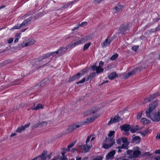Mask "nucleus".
Masks as SVG:
<instances>
[{"label": "nucleus", "instance_id": "f257e3e1", "mask_svg": "<svg viewBox=\"0 0 160 160\" xmlns=\"http://www.w3.org/2000/svg\"><path fill=\"white\" fill-rule=\"evenodd\" d=\"M158 100L156 99L149 106L148 109L146 110V115L152 121L155 122H158L160 120V112L158 111L157 113H155L153 115H151V113L153 110L157 107L158 102Z\"/></svg>", "mask_w": 160, "mask_h": 160}, {"label": "nucleus", "instance_id": "f03ea898", "mask_svg": "<svg viewBox=\"0 0 160 160\" xmlns=\"http://www.w3.org/2000/svg\"><path fill=\"white\" fill-rule=\"evenodd\" d=\"M97 118V117L94 116L93 117L90 118H88L85 121L81 122L79 125L74 124L71 125L68 128V131L69 132H71L76 128H79L82 126L88 124L93 122Z\"/></svg>", "mask_w": 160, "mask_h": 160}, {"label": "nucleus", "instance_id": "7ed1b4c3", "mask_svg": "<svg viewBox=\"0 0 160 160\" xmlns=\"http://www.w3.org/2000/svg\"><path fill=\"white\" fill-rule=\"evenodd\" d=\"M115 132L114 131H111L108 134V138H106L102 143V148L108 149L111 147L115 143L114 140L112 137L114 134Z\"/></svg>", "mask_w": 160, "mask_h": 160}, {"label": "nucleus", "instance_id": "20e7f679", "mask_svg": "<svg viewBox=\"0 0 160 160\" xmlns=\"http://www.w3.org/2000/svg\"><path fill=\"white\" fill-rule=\"evenodd\" d=\"M51 55H52L50 52L48 53L43 54L41 58L37 59L36 60V64L38 66L37 67L38 69L45 66L49 62L50 60H48V58Z\"/></svg>", "mask_w": 160, "mask_h": 160}, {"label": "nucleus", "instance_id": "39448f33", "mask_svg": "<svg viewBox=\"0 0 160 160\" xmlns=\"http://www.w3.org/2000/svg\"><path fill=\"white\" fill-rule=\"evenodd\" d=\"M90 38L88 37H85L83 38L79 37L77 40L75 41V42L68 45L70 48H73L77 46L82 44L88 41L89 40Z\"/></svg>", "mask_w": 160, "mask_h": 160}, {"label": "nucleus", "instance_id": "423d86ee", "mask_svg": "<svg viewBox=\"0 0 160 160\" xmlns=\"http://www.w3.org/2000/svg\"><path fill=\"white\" fill-rule=\"evenodd\" d=\"M91 137V135H89L88 137L86 140V144H82L78 146L79 149L83 150V152L85 153L88 152L89 151L90 146L87 144L89 142Z\"/></svg>", "mask_w": 160, "mask_h": 160}, {"label": "nucleus", "instance_id": "0eeeda50", "mask_svg": "<svg viewBox=\"0 0 160 160\" xmlns=\"http://www.w3.org/2000/svg\"><path fill=\"white\" fill-rule=\"evenodd\" d=\"M68 45L66 48L60 47L57 51L55 52H51L52 55L55 56V54H58L59 56H61L63 54L67 49L70 48Z\"/></svg>", "mask_w": 160, "mask_h": 160}, {"label": "nucleus", "instance_id": "6e6552de", "mask_svg": "<svg viewBox=\"0 0 160 160\" xmlns=\"http://www.w3.org/2000/svg\"><path fill=\"white\" fill-rule=\"evenodd\" d=\"M31 20V18H27L22 24H18L13 27L12 29H20L24 28L30 22Z\"/></svg>", "mask_w": 160, "mask_h": 160}, {"label": "nucleus", "instance_id": "1a4fd4ad", "mask_svg": "<svg viewBox=\"0 0 160 160\" xmlns=\"http://www.w3.org/2000/svg\"><path fill=\"white\" fill-rule=\"evenodd\" d=\"M36 42V41L32 38L26 39L22 43V47L23 48L32 45L34 44Z\"/></svg>", "mask_w": 160, "mask_h": 160}, {"label": "nucleus", "instance_id": "9d476101", "mask_svg": "<svg viewBox=\"0 0 160 160\" xmlns=\"http://www.w3.org/2000/svg\"><path fill=\"white\" fill-rule=\"evenodd\" d=\"M112 38L109 37L108 38L103 42L102 43L101 45L102 47L104 48L109 46L111 43L112 42Z\"/></svg>", "mask_w": 160, "mask_h": 160}, {"label": "nucleus", "instance_id": "9b49d317", "mask_svg": "<svg viewBox=\"0 0 160 160\" xmlns=\"http://www.w3.org/2000/svg\"><path fill=\"white\" fill-rule=\"evenodd\" d=\"M131 26H132V24L130 23H124L120 27V30L129 29Z\"/></svg>", "mask_w": 160, "mask_h": 160}, {"label": "nucleus", "instance_id": "f8f14e48", "mask_svg": "<svg viewBox=\"0 0 160 160\" xmlns=\"http://www.w3.org/2000/svg\"><path fill=\"white\" fill-rule=\"evenodd\" d=\"M140 69L139 68H136L132 70L130 72H128L127 74H126L125 76V78H128L131 76H132L136 73V72L138 70H140Z\"/></svg>", "mask_w": 160, "mask_h": 160}, {"label": "nucleus", "instance_id": "ddd939ff", "mask_svg": "<svg viewBox=\"0 0 160 160\" xmlns=\"http://www.w3.org/2000/svg\"><path fill=\"white\" fill-rule=\"evenodd\" d=\"M140 69L139 68H136L132 70L130 72H128L127 74H126L125 76V78H128L131 76H132L136 73V72L138 70H140Z\"/></svg>", "mask_w": 160, "mask_h": 160}, {"label": "nucleus", "instance_id": "4468645a", "mask_svg": "<svg viewBox=\"0 0 160 160\" xmlns=\"http://www.w3.org/2000/svg\"><path fill=\"white\" fill-rule=\"evenodd\" d=\"M30 123H28L25 124L24 126H21L18 127L16 130V132H17L21 133L22 131H23L27 128L30 125Z\"/></svg>", "mask_w": 160, "mask_h": 160}, {"label": "nucleus", "instance_id": "2eb2a0df", "mask_svg": "<svg viewBox=\"0 0 160 160\" xmlns=\"http://www.w3.org/2000/svg\"><path fill=\"white\" fill-rule=\"evenodd\" d=\"M120 120V118L118 115L115 116L113 118H111L110 121L108 123V125H110L112 123H114L118 122Z\"/></svg>", "mask_w": 160, "mask_h": 160}, {"label": "nucleus", "instance_id": "dca6fc26", "mask_svg": "<svg viewBox=\"0 0 160 160\" xmlns=\"http://www.w3.org/2000/svg\"><path fill=\"white\" fill-rule=\"evenodd\" d=\"M47 124V122L43 121L42 122H39L37 123L36 124L33 126V127L34 128H36L38 127L41 128L46 126Z\"/></svg>", "mask_w": 160, "mask_h": 160}, {"label": "nucleus", "instance_id": "f3484780", "mask_svg": "<svg viewBox=\"0 0 160 160\" xmlns=\"http://www.w3.org/2000/svg\"><path fill=\"white\" fill-rule=\"evenodd\" d=\"M141 154V152L139 151L136 150L134 151H133L132 155H131L129 156L130 157H132V158L135 159V158H138Z\"/></svg>", "mask_w": 160, "mask_h": 160}, {"label": "nucleus", "instance_id": "a211bd4d", "mask_svg": "<svg viewBox=\"0 0 160 160\" xmlns=\"http://www.w3.org/2000/svg\"><path fill=\"white\" fill-rule=\"evenodd\" d=\"M116 150H112L106 155V157L107 159L112 158L116 153Z\"/></svg>", "mask_w": 160, "mask_h": 160}, {"label": "nucleus", "instance_id": "6ab92c4d", "mask_svg": "<svg viewBox=\"0 0 160 160\" xmlns=\"http://www.w3.org/2000/svg\"><path fill=\"white\" fill-rule=\"evenodd\" d=\"M123 8V6L118 5L115 6L113 9V11L115 13H117L121 11Z\"/></svg>", "mask_w": 160, "mask_h": 160}, {"label": "nucleus", "instance_id": "aec40b11", "mask_svg": "<svg viewBox=\"0 0 160 160\" xmlns=\"http://www.w3.org/2000/svg\"><path fill=\"white\" fill-rule=\"evenodd\" d=\"M98 111V108L97 107H94L91 110L87 111L86 113L87 115H89L92 114H94Z\"/></svg>", "mask_w": 160, "mask_h": 160}, {"label": "nucleus", "instance_id": "412c9836", "mask_svg": "<svg viewBox=\"0 0 160 160\" xmlns=\"http://www.w3.org/2000/svg\"><path fill=\"white\" fill-rule=\"evenodd\" d=\"M80 77V73H78L77 74L73 75L69 78V82H72L76 79L79 78Z\"/></svg>", "mask_w": 160, "mask_h": 160}, {"label": "nucleus", "instance_id": "4be33fe9", "mask_svg": "<svg viewBox=\"0 0 160 160\" xmlns=\"http://www.w3.org/2000/svg\"><path fill=\"white\" fill-rule=\"evenodd\" d=\"M130 127L129 125L125 124L122 126L121 128V130H123L125 132H127L130 130Z\"/></svg>", "mask_w": 160, "mask_h": 160}, {"label": "nucleus", "instance_id": "5701e85b", "mask_svg": "<svg viewBox=\"0 0 160 160\" xmlns=\"http://www.w3.org/2000/svg\"><path fill=\"white\" fill-rule=\"evenodd\" d=\"M47 153V152L46 151H44L42 152L40 155H39L42 160H46L47 159V157L46 156Z\"/></svg>", "mask_w": 160, "mask_h": 160}, {"label": "nucleus", "instance_id": "b1692460", "mask_svg": "<svg viewBox=\"0 0 160 160\" xmlns=\"http://www.w3.org/2000/svg\"><path fill=\"white\" fill-rule=\"evenodd\" d=\"M118 76V75L116 72H113L108 75V78L109 79L113 80Z\"/></svg>", "mask_w": 160, "mask_h": 160}, {"label": "nucleus", "instance_id": "393cba45", "mask_svg": "<svg viewBox=\"0 0 160 160\" xmlns=\"http://www.w3.org/2000/svg\"><path fill=\"white\" fill-rule=\"evenodd\" d=\"M87 24V22H82L81 24H79L77 26L74 28L73 30H77L79 29V28L80 27H83L86 26Z\"/></svg>", "mask_w": 160, "mask_h": 160}, {"label": "nucleus", "instance_id": "a878e982", "mask_svg": "<svg viewBox=\"0 0 160 160\" xmlns=\"http://www.w3.org/2000/svg\"><path fill=\"white\" fill-rule=\"evenodd\" d=\"M96 73L95 72H92L90 73L89 75L88 76L86 81H88L90 79L91 80H92V79L96 76Z\"/></svg>", "mask_w": 160, "mask_h": 160}, {"label": "nucleus", "instance_id": "bb28decb", "mask_svg": "<svg viewBox=\"0 0 160 160\" xmlns=\"http://www.w3.org/2000/svg\"><path fill=\"white\" fill-rule=\"evenodd\" d=\"M140 121L141 123L144 125L147 124L150 122V121L145 118H142Z\"/></svg>", "mask_w": 160, "mask_h": 160}, {"label": "nucleus", "instance_id": "cd10ccee", "mask_svg": "<svg viewBox=\"0 0 160 160\" xmlns=\"http://www.w3.org/2000/svg\"><path fill=\"white\" fill-rule=\"evenodd\" d=\"M130 130L131 132H132V133L136 132L139 130V129L138 128V126H136L135 127H134L130 128Z\"/></svg>", "mask_w": 160, "mask_h": 160}, {"label": "nucleus", "instance_id": "c85d7f7f", "mask_svg": "<svg viewBox=\"0 0 160 160\" xmlns=\"http://www.w3.org/2000/svg\"><path fill=\"white\" fill-rule=\"evenodd\" d=\"M159 93L158 92L155 93L152 95H151L149 98L151 99V101L154 99L155 98L158 96Z\"/></svg>", "mask_w": 160, "mask_h": 160}, {"label": "nucleus", "instance_id": "c756f323", "mask_svg": "<svg viewBox=\"0 0 160 160\" xmlns=\"http://www.w3.org/2000/svg\"><path fill=\"white\" fill-rule=\"evenodd\" d=\"M43 108V107L42 105L40 104H38L36 107L34 108H32V109L36 110H39L40 108L42 109Z\"/></svg>", "mask_w": 160, "mask_h": 160}, {"label": "nucleus", "instance_id": "7c9ffc66", "mask_svg": "<svg viewBox=\"0 0 160 160\" xmlns=\"http://www.w3.org/2000/svg\"><path fill=\"white\" fill-rule=\"evenodd\" d=\"M129 143H123L121 146V148L122 149H125L127 150L128 148V146Z\"/></svg>", "mask_w": 160, "mask_h": 160}, {"label": "nucleus", "instance_id": "2f4dec72", "mask_svg": "<svg viewBox=\"0 0 160 160\" xmlns=\"http://www.w3.org/2000/svg\"><path fill=\"white\" fill-rule=\"evenodd\" d=\"M75 142L76 141H75L74 142H72V143L69 144L68 146V148L67 149H65V150L67 151H69L70 150L69 148L73 147L75 145Z\"/></svg>", "mask_w": 160, "mask_h": 160}, {"label": "nucleus", "instance_id": "473e14b6", "mask_svg": "<svg viewBox=\"0 0 160 160\" xmlns=\"http://www.w3.org/2000/svg\"><path fill=\"white\" fill-rule=\"evenodd\" d=\"M141 140V138L138 136H135L132 138V141L134 142H139Z\"/></svg>", "mask_w": 160, "mask_h": 160}, {"label": "nucleus", "instance_id": "72a5a7b5", "mask_svg": "<svg viewBox=\"0 0 160 160\" xmlns=\"http://www.w3.org/2000/svg\"><path fill=\"white\" fill-rule=\"evenodd\" d=\"M87 69H83L80 72H79L80 73V77L85 75L87 72Z\"/></svg>", "mask_w": 160, "mask_h": 160}, {"label": "nucleus", "instance_id": "f704fd0d", "mask_svg": "<svg viewBox=\"0 0 160 160\" xmlns=\"http://www.w3.org/2000/svg\"><path fill=\"white\" fill-rule=\"evenodd\" d=\"M91 45V43L89 42L88 43H87L86 44H85L83 48V51H85Z\"/></svg>", "mask_w": 160, "mask_h": 160}, {"label": "nucleus", "instance_id": "c9c22d12", "mask_svg": "<svg viewBox=\"0 0 160 160\" xmlns=\"http://www.w3.org/2000/svg\"><path fill=\"white\" fill-rule=\"evenodd\" d=\"M118 55L117 54H115L113 55L110 58V60H114L116 59L118 57Z\"/></svg>", "mask_w": 160, "mask_h": 160}, {"label": "nucleus", "instance_id": "e433bc0d", "mask_svg": "<svg viewBox=\"0 0 160 160\" xmlns=\"http://www.w3.org/2000/svg\"><path fill=\"white\" fill-rule=\"evenodd\" d=\"M142 111H141L138 112L137 116V119H139L141 118L142 116Z\"/></svg>", "mask_w": 160, "mask_h": 160}, {"label": "nucleus", "instance_id": "4c0bfd02", "mask_svg": "<svg viewBox=\"0 0 160 160\" xmlns=\"http://www.w3.org/2000/svg\"><path fill=\"white\" fill-rule=\"evenodd\" d=\"M103 70L104 69L103 68L98 67L96 71V72L98 74L103 72Z\"/></svg>", "mask_w": 160, "mask_h": 160}, {"label": "nucleus", "instance_id": "58836bf2", "mask_svg": "<svg viewBox=\"0 0 160 160\" xmlns=\"http://www.w3.org/2000/svg\"><path fill=\"white\" fill-rule=\"evenodd\" d=\"M122 141L124 143H129L127 138L125 137L122 138H121Z\"/></svg>", "mask_w": 160, "mask_h": 160}, {"label": "nucleus", "instance_id": "ea45409f", "mask_svg": "<svg viewBox=\"0 0 160 160\" xmlns=\"http://www.w3.org/2000/svg\"><path fill=\"white\" fill-rule=\"evenodd\" d=\"M151 101V99H150L149 97L148 98H145L143 102V104H145L147 103H148V102H150Z\"/></svg>", "mask_w": 160, "mask_h": 160}, {"label": "nucleus", "instance_id": "a19ab883", "mask_svg": "<svg viewBox=\"0 0 160 160\" xmlns=\"http://www.w3.org/2000/svg\"><path fill=\"white\" fill-rule=\"evenodd\" d=\"M139 47V46L138 45L134 46L132 47V49L134 51H136Z\"/></svg>", "mask_w": 160, "mask_h": 160}, {"label": "nucleus", "instance_id": "79ce46f5", "mask_svg": "<svg viewBox=\"0 0 160 160\" xmlns=\"http://www.w3.org/2000/svg\"><path fill=\"white\" fill-rule=\"evenodd\" d=\"M126 152H127V154L128 155H129V156H130L131 155H132L133 150H128Z\"/></svg>", "mask_w": 160, "mask_h": 160}, {"label": "nucleus", "instance_id": "37998d69", "mask_svg": "<svg viewBox=\"0 0 160 160\" xmlns=\"http://www.w3.org/2000/svg\"><path fill=\"white\" fill-rule=\"evenodd\" d=\"M86 80V78H83V79H82V80H80L78 82H77V84H79V83H83L84 82H85Z\"/></svg>", "mask_w": 160, "mask_h": 160}, {"label": "nucleus", "instance_id": "c03bdc74", "mask_svg": "<svg viewBox=\"0 0 160 160\" xmlns=\"http://www.w3.org/2000/svg\"><path fill=\"white\" fill-rule=\"evenodd\" d=\"M21 33H17L16 34L15 37V38L19 39L20 38H21Z\"/></svg>", "mask_w": 160, "mask_h": 160}, {"label": "nucleus", "instance_id": "a18cd8bd", "mask_svg": "<svg viewBox=\"0 0 160 160\" xmlns=\"http://www.w3.org/2000/svg\"><path fill=\"white\" fill-rule=\"evenodd\" d=\"M122 141V139L120 138H118L116 140L117 143L119 145H120L121 144Z\"/></svg>", "mask_w": 160, "mask_h": 160}, {"label": "nucleus", "instance_id": "49530a36", "mask_svg": "<svg viewBox=\"0 0 160 160\" xmlns=\"http://www.w3.org/2000/svg\"><path fill=\"white\" fill-rule=\"evenodd\" d=\"M98 66H93L92 67V68L93 71H97L98 68Z\"/></svg>", "mask_w": 160, "mask_h": 160}, {"label": "nucleus", "instance_id": "de8ad7c7", "mask_svg": "<svg viewBox=\"0 0 160 160\" xmlns=\"http://www.w3.org/2000/svg\"><path fill=\"white\" fill-rule=\"evenodd\" d=\"M13 41V39L12 38H10L8 39V43H12Z\"/></svg>", "mask_w": 160, "mask_h": 160}, {"label": "nucleus", "instance_id": "09e8293b", "mask_svg": "<svg viewBox=\"0 0 160 160\" xmlns=\"http://www.w3.org/2000/svg\"><path fill=\"white\" fill-rule=\"evenodd\" d=\"M102 157L101 156H99L96 157L93 160H102Z\"/></svg>", "mask_w": 160, "mask_h": 160}, {"label": "nucleus", "instance_id": "8fccbe9b", "mask_svg": "<svg viewBox=\"0 0 160 160\" xmlns=\"http://www.w3.org/2000/svg\"><path fill=\"white\" fill-rule=\"evenodd\" d=\"M116 148V149H118V153H120L122 152V151L121 150V149L122 148H121L120 146H118Z\"/></svg>", "mask_w": 160, "mask_h": 160}, {"label": "nucleus", "instance_id": "3c124183", "mask_svg": "<svg viewBox=\"0 0 160 160\" xmlns=\"http://www.w3.org/2000/svg\"><path fill=\"white\" fill-rule=\"evenodd\" d=\"M103 62L102 61H101L99 63V66H98L99 68H101V67L103 66Z\"/></svg>", "mask_w": 160, "mask_h": 160}, {"label": "nucleus", "instance_id": "603ef678", "mask_svg": "<svg viewBox=\"0 0 160 160\" xmlns=\"http://www.w3.org/2000/svg\"><path fill=\"white\" fill-rule=\"evenodd\" d=\"M132 158V157H130V156H129L128 159H124L122 160H138Z\"/></svg>", "mask_w": 160, "mask_h": 160}, {"label": "nucleus", "instance_id": "864d4df0", "mask_svg": "<svg viewBox=\"0 0 160 160\" xmlns=\"http://www.w3.org/2000/svg\"><path fill=\"white\" fill-rule=\"evenodd\" d=\"M78 150V149L76 148H73L72 149V150H71V152H75V151H77Z\"/></svg>", "mask_w": 160, "mask_h": 160}, {"label": "nucleus", "instance_id": "5fc2aeb1", "mask_svg": "<svg viewBox=\"0 0 160 160\" xmlns=\"http://www.w3.org/2000/svg\"><path fill=\"white\" fill-rule=\"evenodd\" d=\"M155 160H160V156H157L154 158Z\"/></svg>", "mask_w": 160, "mask_h": 160}, {"label": "nucleus", "instance_id": "6e6d98bb", "mask_svg": "<svg viewBox=\"0 0 160 160\" xmlns=\"http://www.w3.org/2000/svg\"><path fill=\"white\" fill-rule=\"evenodd\" d=\"M34 158H36L37 159H35V160H42L40 158V155L38 156L35 157Z\"/></svg>", "mask_w": 160, "mask_h": 160}, {"label": "nucleus", "instance_id": "4d7b16f0", "mask_svg": "<svg viewBox=\"0 0 160 160\" xmlns=\"http://www.w3.org/2000/svg\"><path fill=\"white\" fill-rule=\"evenodd\" d=\"M156 138L157 139H160V134H158L156 136Z\"/></svg>", "mask_w": 160, "mask_h": 160}, {"label": "nucleus", "instance_id": "13d9d810", "mask_svg": "<svg viewBox=\"0 0 160 160\" xmlns=\"http://www.w3.org/2000/svg\"><path fill=\"white\" fill-rule=\"evenodd\" d=\"M155 153H156L160 154V149L157 150L155 151Z\"/></svg>", "mask_w": 160, "mask_h": 160}, {"label": "nucleus", "instance_id": "bf43d9fd", "mask_svg": "<svg viewBox=\"0 0 160 160\" xmlns=\"http://www.w3.org/2000/svg\"><path fill=\"white\" fill-rule=\"evenodd\" d=\"M19 40V39L15 38L14 41V42L15 43L18 42Z\"/></svg>", "mask_w": 160, "mask_h": 160}, {"label": "nucleus", "instance_id": "052dcab7", "mask_svg": "<svg viewBox=\"0 0 160 160\" xmlns=\"http://www.w3.org/2000/svg\"><path fill=\"white\" fill-rule=\"evenodd\" d=\"M19 40V39L15 38L14 41V42L15 43L18 42Z\"/></svg>", "mask_w": 160, "mask_h": 160}, {"label": "nucleus", "instance_id": "680f3d73", "mask_svg": "<svg viewBox=\"0 0 160 160\" xmlns=\"http://www.w3.org/2000/svg\"><path fill=\"white\" fill-rule=\"evenodd\" d=\"M65 150V152H62V156H64V154H65V153H66V152L67 151L65 150V149H64L63 150Z\"/></svg>", "mask_w": 160, "mask_h": 160}, {"label": "nucleus", "instance_id": "e2e57ef3", "mask_svg": "<svg viewBox=\"0 0 160 160\" xmlns=\"http://www.w3.org/2000/svg\"><path fill=\"white\" fill-rule=\"evenodd\" d=\"M16 135V134L15 133H12V134L10 136V137H13V136H15V135Z\"/></svg>", "mask_w": 160, "mask_h": 160}, {"label": "nucleus", "instance_id": "0e129e2a", "mask_svg": "<svg viewBox=\"0 0 160 160\" xmlns=\"http://www.w3.org/2000/svg\"><path fill=\"white\" fill-rule=\"evenodd\" d=\"M66 159H67V158L65 156H63L62 158V160H65Z\"/></svg>", "mask_w": 160, "mask_h": 160}, {"label": "nucleus", "instance_id": "69168bd1", "mask_svg": "<svg viewBox=\"0 0 160 160\" xmlns=\"http://www.w3.org/2000/svg\"><path fill=\"white\" fill-rule=\"evenodd\" d=\"M46 157H47V158L49 159L51 158V155H48Z\"/></svg>", "mask_w": 160, "mask_h": 160}, {"label": "nucleus", "instance_id": "338daca9", "mask_svg": "<svg viewBox=\"0 0 160 160\" xmlns=\"http://www.w3.org/2000/svg\"><path fill=\"white\" fill-rule=\"evenodd\" d=\"M81 157H76V160H81Z\"/></svg>", "mask_w": 160, "mask_h": 160}, {"label": "nucleus", "instance_id": "774afa93", "mask_svg": "<svg viewBox=\"0 0 160 160\" xmlns=\"http://www.w3.org/2000/svg\"><path fill=\"white\" fill-rule=\"evenodd\" d=\"M58 159L55 157H54L53 159H51V160H58Z\"/></svg>", "mask_w": 160, "mask_h": 160}]
</instances>
